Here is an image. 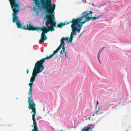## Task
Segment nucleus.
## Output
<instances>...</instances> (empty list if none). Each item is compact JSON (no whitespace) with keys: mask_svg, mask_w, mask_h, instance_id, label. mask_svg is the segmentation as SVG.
<instances>
[{"mask_svg":"<svg viewBox=\"0 0 131 131\" xmlns=\"http://www.w3.org/2000/svg\"><path fill=\"white\" fill-rule=\"evenodd\" d=\"M13 11L12 14L13 22L16 23L18 21L20 20L17 16V15L19 10V4L16 2V0H8Z\"/></svg>","mask_w":131,"mask_h":131,"instance_id":"3","label":"nucleus"},{"mask_svg":"<svg viewBox=\"0 0 131 131\" xmlns=\"http://www.w3.org/2000/svg\"><path fill=\"white\" fill-rule=\"evenodd\" d=\"M73 38H72L70 37V38L68 37H63L61 39V44L60 45H61L62 46V44H65L64 42L63 41L64 40H66L68 41V42H71Z\"/></svg>","mask_w":131,"mask_h":131,"instance_id":"10","label":"nucleus"},{"mask_svg":"<svg viewBox=\"0 0 131 131\" xmlns=\"http://www.w3.org/2000/svg\"><path fill=\"white\" fill-rule=\"evenodd\" d=\"M84 20V21H83V22H80V23L81 24H84V23H85V22H87V21H86V20Z\"/></svg>","mask_w":131,"mask_h":131,"instance_id":"20","label":"nucleus"},{"mask_svg":"<svg viewBox=\"0 0 131 131\" xmlns=\"http://www.w3.org/2000/svg\"><path fill=\"white\" fill-rule=\"evenodd\" d=\"M46 12L49 14L46 16L47 21L46 23V26H44L40 28L41 31H42L41 35V38L39 40V42L41 43L43 42V41L46 40L47 37L45 34L47 33L49 31H54V28L56 27V22L54 21L55 18L53 14L54 13V10L51 9H45Z\"/></svg>","mask_w":131,"mask_h":131,"instance_id":"1","label":"nucleus"},{"mask_svg":"<svg viewBox=\"0 0 131 131\" xmlns=\"http://www.w3.org/2000/svg\"><path fill=\"white\" fill-rule=\"evenodd\" d=\"M93 13V12L91 11H85L81 14V17L78 18H79L80 20H86V21H89L90 20H96L101 17L100 16H99L96 17H92L91 14Z\"/></svg>","mask_w":131,"mask_h":131,"instance_id":"4","label":"nucleus"},{"mask_svg":"<svg viewBox=\"0 0 131 131\" xmlns=\"http://www.w3.org/2000/svg\"><path fill=\"white\" fill-rule=\"evenodd\" d=\"M65 53V57H68V54H67V52H64Z\"/></svg>","mask_w":131,"mask_h":131,"instance_id":"22","label":"nucleus"},{"mask_svg":"<svg viewBox=\"0 0 131 131\" xmlns=\"http://www.w3.org/2000/svg\"><path fill=\"white\" fill-rule=\"evenodd\" d=\"M26 26L27 27L25 26H24L23 29L29 30H36L38 32L41 30V28L39 27H35L31 24H27Z\"/></svg>","mask_w":131,"mask_h":131,"instance_id":"8","label":"nucleus"},{"mask_svg":"<svg viewBox=\"0 0 131 131\" xmlns=\"http://www.w3.org/2000/svg\"><path fill=\"white\" fill-rule=\"evenodd\" d=\"M43 67H40L39 66L35 63V67L33 71L32 75L30 79V82L28 85L30 86L29 90L28 92V103L29 106H35V104L34 101L32 100V87L33 82L35 81V78L38 74L41 72L43 70Z\"/></svg>","mask_w":131,"mask_h":131,"instance_id":"2","label":"nucleus"},{"mask_svg":"<svg viewBox=\"0 0 131 131\" xmlns=\"http://www.w3.org/2000/svg\"><path fill=\"white\" fill-rule=\"evenodd\" d=\"M90 117H89L88 118V119H89V120H90Z\"/></svg>","mask_w":131,"mask_h":131,"instance_id":"27","label":"nucleus"},{"mask_svg":"<svg viewBox=\"0 0 131 131\" xmlns=\"http://www.w3.org/2000/svg\"><path fill=\"white\" fill-rule=\"evenodd\" d=\"M105 48L104 47H103V48H101L99 50V53L98 55H100L101 53L102 52V51L103 50V49Z\"/></svg>","mask_w":131,"mask_h":131,"instance_id":"18","label":"nucleus"},{"mask_svg":"<svg viewBox=\"0 0 131 131\" xmlns=\"http://www.w3.org/2000/svg\"><path fill=\"white\" fill-rule=\"evenodd\" d=\"M79 18H77L76 19L73 18L71 21H70L71 23L74 25L75 26H77L79 28H81V27L82 26V24L80 23L82 20H80Z\"/></svg>","mask_w":131,"mask_h":131,"instance_id":"9","label":"nucleus"},{"mask_svg":"<svg viewBox=\"0 0 131 131\" xmlns=\"http://www.w3.org/2000/svg\"><path fill=\"white\" fill-rule=\"evenodd\" d=\"M16 24L18 28L23 29L24 27H22L23 24H21L20 20L18 21L16 23Z\"/></svg>","mask_w":131,"mask_h":131,"instance_id":"12","label":"nucleus"},{"mask_svg":"<svg viewBox=\"0 0 131 131\" xmlns=\"http://www.w3.org/2000/svg\"><path fill=\"white\" fill-rule=\"evenodd\" d=\"M65 45V44H62V50L63 51V52H66L65 51V48L64 47Z\"/></svg>","mask_w":131,"mask_h":131,"instance_id":"19","label":"nucleus"},{"mask_svg":"<svg viewBox=\"0 0 131 131\" xmlns=\"http://www.w3.org/2000/svg\"><path fill=\"white\" fill-rule=\"evenodd\" d=\"M90 129V127H85L83 129H81V131H89Z\"/></svg>","mask_w":131,"mask_h":131,"instance_id":"15","label":"nucleus"},{"mask_svg":"<svg viewBox=\"0 0 131 131\" xmlns=\"http://www.w3.org/2000/svg\"><path fill=\"white\" fill-rule=\"evenodd\" d=\"M70 22L67 23L66 22V23L65 22L63 23H61L59 24L58 25L56 26L57 27H59L60 28H61L62 27L66 25H67L69 24L70 23Z\"/></svg>","mask_w":131,"mask_h":131,"instance_id":"13","label":"nucleus"},{"mask_svg":"<svg viewBox=\"0 0 131 131\" xmlns=\"http://www.w3.org/2000/svg\"><path fill=\"white\" fill-rule=\"evenodd\" d=\"M110 102L106 104V105H107V107H108V106L109 105H108V104Z\"/></svg>","mask_w":131,"mask_h":131,"instance_id":"25","label":"nucleus"},{"mask_svg":"<svg viewBox=\"0 0 131 131\" xmlns=\"http://www.w3.org/2000/svg\"><path fill=\"white\" fill-rule=\"evenodd\" d=\"M101 108H99L98 109V110L96 112V114L97 115L99 114H102V112L101 111Z\"/></svg>","mask_w":131,"mask_h":131,"instance_id":"17","label":"nucleus"},{"mask_svg":"<svg viewBox=\"0 0 131 131\" xmlns=\"http://www.w3.org/2000/svg\"><path fill=\"white\" fill-rule=\"evenodd\" d=\"M74 27L75 29L76 30V31H77L78 32L80 33V30L81 29V28H78V27L74 25Z\"/></svg>","mask_w":131,"mask_h":131,"instance_id":"16","label":"nucleus"},{"mask_svg":"<svg viewBox=\"0 0 131 131\" xmlns=\"http://www.w3.org/2000/svg\"><path fill=\"white\" fill-rule=\"evenodd\" d=\"M60 53L61 54H63V52H62V50H61L60 52Z\"/></svg>","mask_w":131,"mask_h":131,"instance_id":"24","label":"nucleus"},{"mask_svg":"<svg viewBox=\"0 0 131 131\" xmlns=\"http://www.w3.org/2000/svg\"><path fill=\"white\" fill-rule=\"evenodd\" d=\"M41 6L43 9H51L52 10H55L56 5H52L51 0H40Z\"/></svg>","mask_w":131,"mask_h":131,"instance_id":"5","label":"nucleus"},{"mask_svg":"<svg viewBox=\"0 0 131 131\" xmlns=\"http://www.w3.org/2000/svg\"><path fill=\"white\" fill-rule=\"evenodd\" d=\"M28 108L29 109H31L32 111L31 112V113H33L32 115V119L33 121L34 129H32V131H38L36 121L35 118V114L36 113V108L35 106H28Z\"/></svg>","mask_w":131,"mask_h":131,"instance_id":"7","label":"nucleus"},{"mask_svg":"<svg viewBox=\"0 0 131 131\" xmlns=\"http://www.w3.org/2000/svg\"><path fill=\"white\" fill-rule=\"evenodd\" d=\"M36 6L39 8H40V4L39 0H34Z\"/></svg>","mask_w":131,"mask_h":131,"instance_id":"14","label":"nucleus"},{"mask_svg":"<svg viewBox=\"0 0 131 131\" xmlns=\"http://www.w3.org/2000/svg\"><path fill=\"white\" fill-rule=\"evenodd\" d=\"M71 27V29L72 31L71 33V36L70 37L72 38H73L74 37L73 36V35H76V34H75V32L76 31V29H75L74 27V26L72 24Z\"/></svg>","mask_w":131,"mask_h":131,"instance_id":"11","label":"nucleus"},{"mask_svg":"<svg viewBox=\"0 0 131 131\" xmlns=\"http://www.w3.org/2000/svg\"><path fill=\"white\" fill-rule=\"evenodd\" d=\"M26 72H27V74H28V73H29V69H27Z\"/></svg>","mask_w":131,"mask_h":131,"instance_id":"23","label":"nucleus"},{"mask_svg":"<svg viewBox=\"0 0 131 131\" xmlns=\"http://www.w3.org/2000/svg\"><path fill=\"white\" fill-rule=\"evenodd\" d=\"M98 101H97V103H96L97 105V104H98Z\"/></svg>","mask_w":131,"mask_h":131,"instance_id":"26","label":"nucleus"},{"mask_svg":"<svg viewBox=\"0 0 131 131\" xmlns=\"http://www.w3.org/2000/svg\"><path fill=\"white\" fill-rule=\"evenodd\" d=\"M95 114H94L93 115H92V116H94V115Z\"/></svg>","mask_w":131,"mask_h":131,"instance_id":"28","label":"nucleus"},{"mask_svg":"<svg viewBox=\"0 0 131 131\" xmlns=\"http://www.w3.org/2000/svg\"><path fill=\"white\" fill-rule=\"evenodd\" d=\"M61 45H60L57 48V49L53 51L52 54L50 55L49 56H47L46 58H43L41 60L38 61L36 63L37 65L40 66V67H43V69H44V67L43 66V63L46 60H49L50 58L52 57L54 54L57 53L58 51L60 49L61 47Z\"/></svg>","mask_w":131,"mask_h":131,"instance_id":"6","label":"nucleus"},{"mask_svg":"<svg viewBox=\"0 0 131 131\" xmlns=\"http://www.w3.org/2000/svg\"><path fill=\"white\" fill-rule=\"evenodd\" d=\"M100 57V55H97V58H98V59L99 60V62L100 63H101V62L100 61V58H99Z\"/></svg>","mask_w":131,"mask_h":131,"instance_id":"21","label":"nucleus"}]
</instances>
